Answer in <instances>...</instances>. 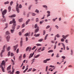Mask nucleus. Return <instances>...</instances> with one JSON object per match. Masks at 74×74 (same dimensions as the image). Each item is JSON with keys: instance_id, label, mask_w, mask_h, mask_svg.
Here are the masks:
<instances>
[{"instance_id": "obj_57", "label": "nucleus", "mask_w": 74, "mask_h": 74, "mask_svg": "<svg viewBox=\"0 0 74 74\" xmlns=\"http://www.w3.org/2000/svg\"><path fill=\"white\" fill-rule=\"evenodd\" d=\"M62 59H66V57L64 56H62Z\"/></svg>"}, {"instance_id": "obj_51", "label": "nucleus", "mask_w": 74, "mask_h": 74, "mask_svg": "<svg viewBox=\"0 0 74 74\" xmlns=\"http://www.w3.org/2000/svg\"><path fill=\"white\" fill-rule=\"evenodd\" d=\"M19 27H20V26L19 25L17 26L16 29H17V30L18 29H19Z\"/></svg>"}, {"instance_id": "obj_12", "label": "nucleus", "mask_w": 74, "mask_h": 74, "mask_svg": "<svg viewBox=\"0 0 74 74\" xmlns=\"http://www.w3.org/2000/svg\"><path fill=\"white\" fill-rule=\"evenodd\" d=\"M16 16V15H15V14H13L12 16H9V17H10V18H14V17H15Z\"/></svg>"}, {"instance_id": "obj_27", "label": "nucleus", "mask_w": 74, "mask_h": 74, "mask_svg": "<svg viewBox=\"0 0 74 74\" xmlns=\"http://www.w3.org/2000/svg\"><path fill=\"white\" fill-rule=\"evenodd\" d=\"M16 8H19V7H18V5H19V4L18 3V2H16Z\"/></svg>"}, {"instance_id": "obj_23", "label": "nucleus", "mask_w": 74, "mask_h": 74, "mask_svg": "<svg viewBox=\"0 0 74 74\" xmlns=\"http://www.w3.org/2000/svg\"><path fill=\"white\" fill-rule=\"evenodd\" d=\"M48 34H46V36H45V40H47V37H48Z\"/></svg>"}, {"instance_id": "obj_50", "label": "nucleus", "mask_w": 74, "mask_h": 74, "mask_svg": "<svg viewBox=\"0 0 74 74\" xmlns=\"http://www.w3.org/2000/svg\"><path fill=\"white\" fill-rule=\"evenodd\" d=\"M55 27L56 28V29H59V26H58V25H55Z\"/></svg>"}, {"instance_id": "obj_34", "label": "nucleus", "mask_w": 74, "mask_h": 74, "mask_svg": "<svg viewBox=\"0 0 74 74\" xmlns=\"http://www.w3.org/2000/svg\"><path fill=\"white\" fill-rule=\"evenodd\" d=\"M13 67H14V66H13L12 68V73H14V71H15V69H14Z\"/></svg>"}, {"instance_id": "obj_38", "label": "nucleus", "mask_w": 74, "mask_h": 74, "mask_svg": "<svg viewBox=\"0 0 74 74\" xmlns=\"http://www.w3.org/2000/svg\"><path fill=\"white\" fill-rule=\"evenodd\" d=\"M22 5H21V4H20L18 7V8H22Z\"/></svg>"}, {"instance_id": "obj_21", "label": "nucleus", "mask_w": 74, "mask_h": 74, "mask_svg": "<svg viewBox=\"0 0 74 74\" xmlns=\"http://www.w3.org/2000/svg\"><path fill=\"white\" fill-rule=\"evenodd\" d=\"M5 46L4 45L3 48V50H2V51H3V52H5Z\"/></svg>"}, {"instance_id": "obj_5", "label": "nucleus", "mask_w": 74, "mask_h": 74, "mask_svg": "<svg viewBox=\"0 0 74 74\" xmlns=\"http://www.w3.org/2000/svg\"><path fill=\"white\" fill-rule=\"evenodd\" d=\"M2 17L3 18L2 19V21L3 22H6V19H5V18L4 17V15H3Z\"/></svg>"}, {"instance_id": "obj_26", "label": "nucleus", "mask_w": 74, "mask_h": 74, "mask_svg": "<svg viewBox=\"0 0 74 74\" xmlns=\"http://www.w3.org/2000/svg\"><path fill=\"white\" fill-rule=\"evenodd\" d=\"M36 45H37V47H38L39 46H41V45H42L40 44H36Z\"/></svg>"}, {"instance_id": "obj_60", "label": "nucleus", "mask_w": 74, "mask_h": 74, "mask_svg": "<svg viewBox=\"0 0 74 74\" xmlns=\"http://www.w3.org/2000/svg\"><path fill=\"white\" fill-rule=\"evenodd\" d=\"M35 12H37V13H38L39 12V11L37 10H36L35 11Z\"/></svg>"}, {"instance_id": "obj_8", "label": "nucleus", "mask_w": 74, "mask_h": 74, "mask_svg": "<svg viewBox=\"0 0 74 74\" xmlns=\"http://www.w3.org/2000/svg\"><path fill=\"white\" fill-rule=\"evenodd\" d=\"M39 31V27H38L37 28L35 29L34 31V33H36Z\"/></svg>"}, {"instance_id": "obj_17", "label": "nucleus", "mask_w": 74, "mask_h": 74, "mask_svg": "<svg viewBox=\"0 0 74 74\" xmlns=\"http://www.w3.org/2000/svg\"><path fill=\"white\" fill-rule=\"evenodd\" d=\"M5 34L6 35H8V34H10V33L9 31H7L5 32Z\"/></svg>"}, {"instance_id": "obj_33", "label": "nucleus", "mask_w": 74, "mask_h": 74, "mask_svg": "<svg viewBox=\"0 0 74 74\" xmlns=\"http://www.w3.org/2000/svg\"><path fill=\"white\" fill-rule=\"evenodd\" d=\"M53 51L52 50H49V51H48V52L49 53H50V52H53Z\"/></svg>"}, {"instance_id": "obj_6", "label": "nucleus", "mask_w": 74, "mask_h": 74, "mask_svg": "<svg viewBox=\"0 0 74 74\" xmlns=\"http://www.w3.org/2000/svg\"><path fill=\"white\" fill-rule=\"evenodd\" d=\"M7 13V10H4L2 12V14L3 15H4L5 14Z\"/></svg>"}, {"instance_id": "obj_42", "label": "nucleus", "mask_w": 74, "mask_h": 74, "mask_svg": "<svg viewBox=\"0 0 74 74\" xmlns=\"http://www.w3.org/2000/svg\"><path fill=\"white\" fill-rule=\"evenodd\" d=\"M42 7H44V8H47V5H43L42 6Z\"/></svg>"}, {"instance_id": "obj_11", "label": "nucleus", "mask_w": 74, "mask_h": 74, "mask_svg": "<svg viewBox=\"0 0 74 74\" xmlns=\"http://www.w3.org/2000/svg\"><path fill=\"white\" fill-rule=\"evenodd\" d=\"M30 21V19H28L26 22L25 25H28L29 23V22Z\"/></svg>"}, {"instance_id": "obj_19", "label": "nucleus", "mask_w": 74, "mask_h": 74, "mask_svg": "<svg viewBox=\"0 0 74 74\" xmlns=\"http://www.w3.org/2000/svg\"><path fill=\"white\" fill-rule=\"evenodd\" d=\"M11 65H10V66L8 67L7 68V70L8 71V70H10V69H11Z\"/></svg>"}, {"instance_id": "obj_3", "label": "nucleus", "mask_w": 74, "mask_h": 74, "mask_svg": "<svg viewBox=\"0 0 74 74\" xmlns=\"http://www.w3.org/2000/svg\"><path fill=\"white\" fill-rule=\"evenodd\" d=\"M13 21H11L10 22L9 24H12L13 23V24H16L15 23H16V21H15V19H13L12 20Z\"/></svg>"}, {"instance_id": "obj_62", "label": "nucleus", "mask_w": 74, "mask_h": 74, "mask_svg": "<svg viewBox=\"0 0 74 74\" xmlns=\"http://www.w3.org/2000/svg\"><path fill=\"white\" fill-rule=\"evenodd\" d=\"M65 42H66V43L67 44L68 43V40L66 39L65 40Z\"/></svg>"}, {"instance_id": "obj_47", "label": "nucleus", "mask_w": 74, "mask_h": 74, "mask_svg": "<svg viewBox=\"0 0 74 74\" xmlns=\"http://www.w3.org/2000/svg\"><path fill=\"white\" fill-rule=\"evenodd\" d=\"M56 37H57L58 38H59V37H60V36L59 34H57V35H56Z\"/></svg>"}, {"instance_id": "obj_41", "label": "nucleus", "mask_w": 74, "mask_h": 74, "mask_svg": "<svg viewBox=\"0 0 74 74\" xmlns=\"http://www.w3.org/2000/svg\"><path fill=\"white\" fill-rule=\"evenodd\" d=\"M61 41H62V42H64V39L63 38H62L61 39Z\"/></svg>"}, {"instance_id": "obj_61", "label": "nucleus", "mask_w": 74, "mask_h": 74, "mask_svg": "<svg viewBox=\"0 0 74 74\" xmlns=\"http://www.w3.org/2000/svg\"><path fill=\"white\" fill-rule=\"evenodd\" d=\"M16 73L17 74H20V72H19V71H16Z\"/></svg>"}, {"instance_id": "obj_22", "label": "nucleus", "mask_w": 74, "mask_h": 74, "mask_svg": "<svg viewBox=\"0 0 74 74\" xmlns=\"http://www.w3.org/2000/svg\"><path fill=\"white\" fill-rule=\"evenodd\" d=\"M8 10H9V12H10L11 11V6H9L8 8Z\"/></svg>"}, {"instance_id": "obj_20", "label": "nucleus", "mask_w": 74, "mask_h": 74, "mask_svg": "<svg viewBox=\"0 0 74 74\" xmlns=\"http://www.w3.org/2000/svg\"><path fill=\"white\" fill-rule=\"evenodd\" d=\"M34 27L35 29H36H36H37L38 27H39L37 26V24H36L35 25Z\"/></svg>"}, {"instance_id": "obj_13", "label": "nucleus", "mask_w": 74, "mask_h": 74, "mask_svg": "<svg viewBox=\"0 0 74 74\" xmlns=\"http://www.w3.org/2000/svg\"><path fill=\"white\" fill-rule=\"evenodd\" d=\"M16 8L17 13H19L20 11H19V8Z\"/></svg>"}, {"instance_id": "obj_64", "label": "nucleus", "mask_w": 74, "mask_h": 74, "mask_svg": "<svg viewBox=\"0 0 74 74\" xmlns=\"http://www.w3.org/2000/svg\"><path fill=\"white\" fill-rule=\"evenodd\" d=\"M35 60V59H33L32 60V63H34V60Z\"/></svg>"}, {"instance_id": "obj_49", "label": "nucleus", "mask_w": 74, "mask_h": 74, "mask_svg": "<svg viewBox=\"0 0 74 74\" xmlns=\"http://www.w3.org/2000/svg\"><path fill=\"white\" fill-rule=\"evenodd\" d=\"M13 2L12 1L11 2H10V5H12V4H13Z\"/></svg>"}, {"instance_id": "obj_14", "label": "nucleus", "mask_w": 74, "mask_h": 74, "mask_svg": "<svg viewBox=\"0 0 74 74\" xmlns=\"http://www.w3.org/2000/svg\"><path fill=\"white\" fill-rule=\"evenodd\" d=\"M40 34H35L34 35V36H35L36 37H39V36H40Z\"/></svg>"}, {"instance_id": "obj_29", "label": "nucleus", "mask_w": 74, "mask_h": 74, "mask_svg": "<svg viewBox=\"0 0 74 74\" xmlns=\"http://www.w3.org/2000/svg\"><path fill=\"white\" fill-rule=\"evenodd\" d=\"M22 21H23V19H22V18H21L19 19V22H22Z\"/></svg>"}, {"instance_id": "obj_16", "label": "nucleus", "mask_w": 74, "mask_h": 74, "mask_svg": "<svg viewBox=\"0 0 74 74\" xmlns=\"http://www.w3.org/2000/svg\"><path fill=\"white\" fill-rule=\"evenodd\" d=\"M62 45L63 46L64 50H65V45H64V44L63 43H62Z\"/></svg>"}, {"instance_id": "obj_37", "label": "nucleus", "mask_w": 74, "mask_h": 74, "mask_svg": "<svg viewBox=\"0 0 74 74\" xmlns=\"http://www.w3.org/2000/svg\"><path fill=\"white\" fill-rule=\"evenodd\" d=\"M9 4V1H7L6 2H5L4 4Z\"/></svg>"}, {"instance_id": "obj_32", "label": "nucleus", "mask_w": 74, "mask_h": 74, "mask_svg": "<svg viewBox=\"0 0 74 74\" xmlns=\"http://www.w3.org/2000/svg\"><path fill=\"white\" fill-rule=\"evenodd\" d=\"M45 48V47H43L41 50V51H44V50H45V49H44Z\"/></svg>"}, {"instance_id": "obj_43", "label": "nucleus", "mask_w": 74, "mask_h": 74, "mask_svg": "<svg viewBox=\"0 0 74 74\" xmlns=\"http://www.w3.org/2000/svg\"><path fill=\"white\" fill-rule=\"evenodd\" d=\"M32 16H36V14L34 13H33L32 14Z\"/></svg>"}, {"instance_id": "obj_31", "label": "nucleus", "mask_w": 74, "mask_h": 74, "mask_svg": "<svg viewBox=\"0 0 74 74\" xmlns=\"http://www.w3.org/2000/svg\"><path fill=\"white\" fill-rule=\"evenodd\" d=\"M43 63H47V60H44L43 61Z\"/></svg>"}, {"instance_id": "obj_53", "label": "nucleus", "mask_w": 74, "mask_h": 74, "mask_svg": "<svg viewBox=\"0 0 74 74\" xmlns=\"http://www.w3.org/2000/svg\"><path fill=\"white\" fill-rule=\"evenodd\" d=\"M31 7H32V5L30 6L28 8V10H30V9Z\"/></svg>"}, {"instance_id": "obj_15", "label": "nucleus", "mask_w": 74, "mask_h": 74, "mask_svg": "<svg viewBox=\"0 0 74 74\" xmlns=\"http://www.w3.org/2000/svg\"><path fill=\"white\" fill-rule=\"evenodd\" d=\"M3 52H4V51H1V52L0 53V56L1 57H3Z\"/></svg>"}, {"instance_id": "obj_45", "label": "nucleus", "mask_w": 74, "mask_h": 74, "mask_svg": "<svg viewBox=\"0 0 74 74\" xmlns=\"http://www.w3.org/2000/svg\"><path fill=\"white\" fill-rule=\"evenodd\" d=\"M50 27V26L49 25H48L46 27V29H49V28Z\"/></svg>"}, {"instance_id": "obj_4", "label": "nucleus", "mask_w": 74, "mask_h": 74, "mask_svg": "<svg viewBox=\"0 0 74 74\" xmlns=\"http://www.w3.org/2000/svg\"><path fill=\"white\" fill-rule=\"evenodd\" d=\"M69 35L67 34L65 36L64 35H62V37L63 38H64L65 39V40H66V38L67 37H69Z\"/></svg>"}, {"instance_id": "obj_9", "label": "nucleus", "mask_w": 74, "mask_h": 74, "mask_svg": "<svg viewBox=\"0 0 74 74\" xmlns=\"http://www.w3.org/2000/svg\"><path fill=\"white\" fill-rule=\"evenodd\" d=\"M34 53H31L30 55L29 56V59H30L31 58H32V57H33V56L34 55Z\"/></svg>"}, {"instance_id": "obj_7", "label": "nucleus", "mask_w": 74, "mask_h": 74, "mask_svg": "<svg viewBox=\"0 0 74 74\" xmlns=\"http://www.w3.org/2000/svg\"><path fill=\"white\" fill-rule=\"evenodd\" d=\"M10 35H8L6 37V40L8 42H9L10 41Z\"/></svg>"}, {"instance_id": "obj_40", "label": "nucleus", "mask_w": 74, "mask_h": 74, "mask_svg": "<svg viewBox=\"0 0 74 74\" xmlns=\"http://www.w3.org/2000/svg\"><path fill=\"white\" fill-rule=\"evenodd\" d=\"M40 56V55H38L36 56L35 57V58H38Z\"/></svg>"}, {"instance_id": "obj_36", "label": "nucleus", "mask_w": 74, "mask_h": 74, "mask_svg": "<svg viewBox=\"0 0 74 74\" xmlns=\"http://www.w3.org/2000/svg\"><path fill=\"white\" fill-rule=\"evenodd\" d=\"M27 70H28V68H27L26 69L23 71V73H25V72L27 71Z\"/></svg>"}, {"instance_id": "obj_2", "label": "nucleus", "mask_w": 74, "mask_h": 74, "mask_svg": "<svg viewBox=\"0 0 74 74\" xmlns=\"http://www.w3.org/2000/svg\"><path fill=\"white\" fill-rule=\"evenodd\" d=\"M16 24H13V25L12 26V29H10V32L11 33H14L15 31V26H16Z\"/></svg>"}, {"instance_id": "obj_28", "label": "nucleus", "mask_w": 74, "mask_h": 74, "mask_svg": "<svg viewBox=\"0 0 74 74\" xmlns=\"http://www.w3.org/2000/svg\"><path fill=\"white\" fill-rule=\"evenodd\" d=\"M22 45H23V41H21L20 42V46L22 47Z\"/></svg>"}, {"instance_id": "obj_1", "label": "nucleus", "mask_w": 74, "mask_h": 74, "mask_svg": "<svg viewBox=\"0 0 74 74\" xmlns=\"http://www.w3.org/2000/svg\"><path fill=\"white\" fill-rule=\"evenodd\" d=\"M5 62L4 60H3L1 64V66H0V67H1L2 70L3 72H4V69L3 68V66L4 67H5Z\"/></svg>"}, {"instance_id": "obj_56", "label": "nucleus", "mask_w": 74, "mask_h": 74, "mask_svg": "<svg viewBox=\"0 0 74 74\" xmlns=\"http://www.w3.org/2000/svg\"><path fill=\"white\" fill-rule=\"evenodd\" d=\"M28 35H29V33H27L25 34V36H28Z\"/></svg>"}, {"instance_id": "obj_63", "label": "nucleus", "mask_w": 74, "mask_h": 74, "mask_svg": "<svg viewBox=\"0 0 74 74\" xmlns=\"http://www.w3.org/2000/svg\"><path fill=\"white\" fill-rule=\"evenodd\" d=\"M19 36H22V33L21 32H19Z\"/></svg>"}, {"instance_id": "obj_55", "label": "nucleus", "mask_w": 74, "mask_h": 74, "mask_svg": "<svg viewBox=\"0 0 74 74\" xmlns=\"http://www.w3.org/2000/svg\"><path fill=\"white\" fill-rule=\"evenodd\" d=\"M36 22H38V18H37L36 19Z\"/></svg>"}, {"instance_id": "obj_10", "label": "nucleus", "mask_w": 74, "mask_h": 74, "mask_svg": "<svg viewBox=\"0 0 74 74\" xmlns=\"http://www.w3.org/2000/svg\"><path fill=\"white\" fill-rule=\"evenodd\" d=\"M18 47V45H16V46H13V48H14V51H16L17 48Z\"/></svg>"}, {"instance_id": "obj_52", "label": "nucleus", "mask_w": 74, "mask_h": 74, "mask_svg": "<svg viewBox=\"0 0 74 74\" xmlns=\"http://www.w3.org/2000/svg\"><path fill=\"white\" fill-rule=\"evenodd\" d=\"M36 48V46H34L32 49V50H34V49H35V48Z\"/></svg>"}, {"instance_id": "obj_18", "label": "nucleus", "mask_w": 74, "mask_h": 74, "mask_svg": "<svg viewBox=\"0 0 74 74\" xmlns=\"http://www.w3.org/2000/svg\"><path fill=\"white\" fill-rule=\"evenodd\" d=\"M22 54H21L19 57V60H22Z\"/></svg>"}, {"instance_id": "obj_24", "label": "nucleus", "mask_w": 74, "mask_h": 74, "mask_svg": "<svg viewBox=\"0 0 74 74\" xmlns=\"http://www.w3.org/2000/svg\"><path fill=\"white\" fill-rule=\"evenodd\" d=\"M43 41V39H40L38 40V42H42V41Z\"/></svg>"}, {"instance_id": "obj_25", "label": "nucleus", "mask_w": 74, "mask_h": 74, "mask_svg": "<svg viewBox=\"0 0 74 74\" xmlns=\"http://www.w3.org/2000/svg\"><path fill=\"white\" fill-rule=\"evenodd\" d=\"M29 48H30V47H27L26 49V51L27 52L29 50Z\"/></svg>"}, {"instance_id": "obj_48", "label": "nucleus", "mask_w": 74, "mask_h": 74, "mask_svg": "<svg viewBox=\"0 0 74 74\" xmlns=\"http://www.w3.org/2000/svg\"><path fill=\"white\" fill-rule=\"evenodd\" d=\"M29 52H30V51H31V50H32V47H29Z\"/></svg>"}, {"instance_id": "obj_30", "label": "nucleus", "mask_w": 74, "mask_h": 74, "mask_svg": "<svg viewBox=\"0 0 74 74\" xmlns=\"http://www.w3.org/2000/svg\"><path fill=\"white\" fill-rule=\"evenodd\" d=\"M32 70V68H31L29 69L27 71V72H29V71H31Z\"/></svg>"}, {"instance_id": "obj_39", "label": "nucleus", "mask_w": 74, "mask_h": 74, "mask_svg": "<svg viewBox=\"0 0 74 74\" xmlns=\"http://www.w3.org/2000/svg\"><path fill=\"white\" fill-rule=\"evenodd\" d=\"M56 58H59L60 57V56H59V53H57V56H56Z\"/></svg>"}, {"instance_id": "obj_54", "label": "nucleus", "mask_w": 74, "mask_h": 74, "mask_svg": "<svg viewBox=\"0 0 74 74\" xmlns=\"http://www.w3.org/2000/svg\"><path fill=\"white\" fill-rule=\"evenodd\" d=\"M10 56H14V54L13 53H11Z\"/></svg>"}, {"instance_id": "obj_59", "label": "nucleus", "mask_w": 74, "mask_h": 74, "mask_svg": "<svg viewBox=\"0 0 74 74\" xmlns=\"http://www.w3.org/2000/svg\"><path fill=\"white\" fill-rule=\"evenodd\" d=\"M25 41H28V38L27 37H26L25 38Z\"/></svg>"}, {"instance_id": "obj_58", "label": "nucleus", "mask_w": 74, "mask_h": 74, "mask_svg": "<svg viewBox=\"0 0 74 74\" xmlns=\"http://www.w3.org/2000/svg\"><path fill=\"white\" fill-rule=\"evenodd\" d=\"M45 31L44 30L43 35H45Z\"/></svg>"}, {"instance_id": "obj_35", "label": "nucleus", "mask_w": 74, "mask_h": 74, "mask_svg": "<svg viewBox=\"0 0 74 74\" xmlns=\"http://www.w3.org/2000/svg\"><path fill=\"white\" fill-rule=\"evenodd\" d=\"M10 53H11V52L9 51L8 52V56H10Z\"/></svg>"}, {"instance_id": "obj_46", "label": "nucleus", "mask_w": 74, "mask_h": 74, "mask_svg": "<svg viewBox=\"0 0 74 74\" xmlns=\"http://www.w3.org/2000/svg\"><path fill=\"white\" fill-rule=\"evenodd\" d=\"M35 71H36V69H35L34 68L32 69V72H34Z\"/></svg>"}, {"instance_id": "obj_44", "label": "nucleus", "mask_w": 74, "mask_h": 74, "mask_svg": "<svg viewBox=\"0 0 74 74\" xmlns=\"http://www.w3.org/2000/svg\"><path fill=\"white\" fill-rule=\"evenodd\" d=\"M10 50V47L9 46L8 48L7 51H9Z\"/></svg>"}]
</instances>
